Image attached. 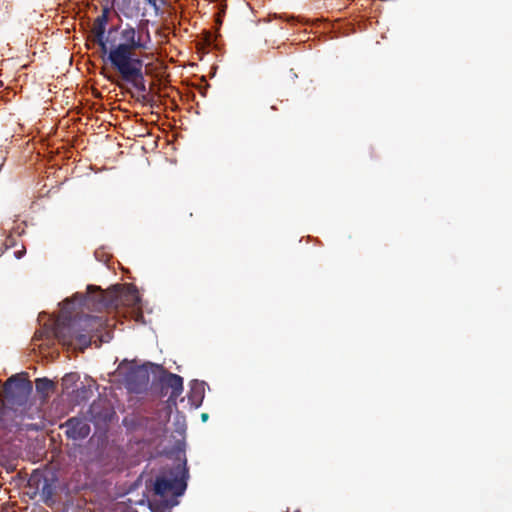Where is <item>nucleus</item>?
<instances>
[{
  "label": "nucleus",
  "instance_id": "obj_1",
  "mask_svg": "<svg viewBox=\"0 0 512 512\" xmlns=\"http://www.w3.org/2000/svg\"><path fill=\"white\" fill-rule=\"evenodd\" d=\"M102 324L99 317L87 314L72 317L62 310L55 321L53 332L63 346L84 350L90 346L92 338Z\"/></svg>",
  "mask_w": 512,
  "mask_h": 512
},
{
  "label": "nucleus",
  "instance_id": "obj_2",
  "mask_svg": "<svg viewBox=\"0 0 512 512\" xmlns=\"http://www.w3.org/2000/svg\"><path fill=\"white\" fill-rule=\"evenodd\" d=\"M189 471L187 460L172 467L167 475L157 476L154 482V498L149 500L152 512H165L177 504L176 498L181 496L187 488Z\"/></svg>",
  "mask_w": 512,
  "mask_h": 512
},
{
  "label": "nucleus",
  "instance_id": "obj_3",
  "mask_svg": "<svg viewBox=\"0 0 512 512\" xmlns=\"http://www.w3.org/2000/svg\"><path fill=\"white\" fill-rule=\"evenodd\" d=\"M151 43L152 40L148 30L143 35L130 24H126L120 31V42L115 43L114 40H111L106 53L107 60L113 68L141 61L142 59L134 51L148 50Z\"/></svg>",
  "mask_w": 512,
  "mask_h": 512
},
{
  "label": "nucleus",
  "instance_id": "obj_4",
  "mask_svg": "<svg viewBox=\"0 0 512 512\" xmlns=\"http://www.w3.org/2000/svg\"><path fill=\"white\" fill-rule=\"evenodd\" d=\"M28 486L46 505L52 506L56 503L58 479L54 473L35 470L28 479Z\"/></svg>",
  "mask_w": 512,
  "mask_h": 512
},
{
  "label": "nucleus",
  "instance_id": "obj_5",
  "mask_svg": "<svg viewBox=\"0 0 512 512\" xmlns=\"http://www.w3.org/2000/svg\"><path fill=\"white\" fill-rule=\"evenodd\" d=\"M114 68L125 82L131 84L139 93L142 94L143 101H146L147 88L143 74V60Z\"/></svg>",
  "mask_w": 512,
  "mask_h": 512
},
{
  "label": "nucleus",
  "instance_id": "obj_6",
  "mask_svg": "<svg viewBox=\"0 0 512 512\" xmlns=\"http://www.w3.org/2000/svg\"><path fill=\"white\" fill-rule=\"evenodd\" d=\"M159 384L161 395H168L167 402L170 405H176L178 397L183 392V378L177 374L164 371L159 377Z\"/></svg>",
  "mask_w": 512,
  "mask_h": 512
},
{
  "label": "nucleus",
  "instance_id": "obj_7",
  "mask_svg": "<svg viewBox=\"0 0 512 512\" xmlns=\"http://www.w3.org/2000/svg\"><path fill=\"white\" fill-rule=\"evenodd\" d=\"M87 301H92L96 310L117 308L123 303L121 287L115 286L106 291L98 289Z\"/></svg>",
  "mask_w": 512,
  "mask_h": 512
},
{
  "label": "nucleus",
  "instance_id": "obj_8",
  "mask_svg": "<svg viewBox=\"0 0 512 512\" xmlns=\"http://www.w3.org/2000/svg\"><path fill=\"white\" fill-rule=\"evenodd\" d=\"M150 374L146 366L131 367L125 375V385L133 393H142L147 390Z\"/></svg>",
  "mask_w": 512,
  "mask_h": 512
},
{
  "label": "nucleus",
  "instance_id": "obj_9",
  "mask_svg": "<svg viewBox=\"0 0 512 512\" xmlns=\"http://www.w3.org/2000/svg\"><path fill=\"white\" fill-rule=\"evenodd\" d=\"M60 428H64L67 438L74 441L87 438L91 431L88 421L78 416L67 419Z\"/></svg>",
  "mask_w": 512,
  "mask_h": 512
},
{
  "label": "nucleus",
  "instance_id": "obj_10",
  "mask_svg": "<svg viewBox=\"0 0 512 512\" xmlns=\"http://www.w3.org/2000/svg\"><path fill=\"white\" fill-rule=\"evenodd\" d=\"M108 22V9L105 8L103 13L95 19L93 26V35L94 41L98 43L102 53L106 54L108 52V46L111 42L109 37L105 35L106 33V25Z\"/></svg>",
  "mask_w": 512,
  "mask_h": 512
},
{
  "label": "nucleus",
  "instance_id": "obj_11",
  "mask_svg": "<svg viewBox=\"0 0 512 512\" xmlns=\"http://www.w3.org/2000/svg\"><path fill=\"white\" fill-rule=\"evenodd\" d=\"M36 391L43 396H47L49 392L53 391L55 384L48 378H37L35 381Z\"/></svg>",
  "mask_w": 512,
  "mask_h": 512
},
{
  "label": "nucleus",
  "instance_id": "obj_12",
  "mask_svg": "<svg viewBox=\"0 0 512 512\" xmlns=\"http://www.w3.org/2000/svg\"><path fill=\"white\" fill-rule=\"evenodd\" d=\"M154 10L156 16L162 14L161 7L166 4V0H145Z\"/></svg>",
  "mask_w": 512,
  "mask_h": 512
},
{
  "label": "nucleus",
  "instance_id": "obj_13",
  "mask_svg": "<svg viewBox=\"0 0 512 512\" xmlns=\"http://www.w3.org/2000/svg\"><path fill=\"white\" fill-rule=\"evenodd\" d=\"M90 390L85 386V385H82L80 388H78L76 390V393H77V397H81L82 399H85L87 396L86 394L89 392Z\"/></svg>",
  "mask_w": 512,
  "mask_h": 512
},
{
  "label": "nucleus",
  "instance_id": "obj_14",
  "mask_svg": "<svg viewBox=\"0 0 512 512\" xmlns=\"http://www.w3.org/2000/svg\"><path fill=\"white\" fill-rule=\"evenodd\" d=\"M216 40V36L214 34H212L211 32H209L206 36V42L209 46H213L214 45V42Z\"/></svg>",
  "mask_w": 512,
  "mask_h": 512
},
{
  "label": "nucleus",
  "instance_id": "obj_15",
  "mask_svg": "<svg viewBox=\"0 0 512 512\" xmlns=\"http://www.w3.org/2000/svg\"><path fill=\"white\" fill-rule=\"evenodd\" d=\"M73 377V375H65L64 378L62 379L63 384L67 383L69 380H72Z\"/></svg>",
  "mask_w": 512,
  "mask_h": 512
},
{
  "label": "nucleus",
  "instance_id": "obj_16",
  "mask_svg": "<svg viewBox=\"0 0 512 512\" xmlns=\"http://www.w3.org/2000/svg\"><path fill=\"white\" fill-rule=\"evenodd\" d=\"M117 31H118V27H111V28L108 30V35H111L112 33L117 32Z\"/></svg>",
  "mask_w": 512,
  "mask_h": 512
},
{
  "label": "nucleus",
  "instance_id": "obj_17",
  "mask_svg": "<svg viewBox=\"0 0 512 512\" xmlns=\"http://www.w3.org/2000/svg\"><path fill=\"white\" fill-rule=\"evenodd\" d=\"M201 417H202V420H203V421H206V420H207V418H208V414L203 413Z\"/></svg>",
  "mask_w": 512,
  "mask_h": 512
}]
</instances>
